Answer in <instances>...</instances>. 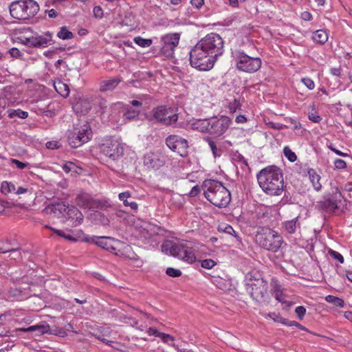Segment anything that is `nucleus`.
<instances>
[{"instance_id": "obj_28", "label": "nucleus", "mask_w": 352, "mask_h": 352, "mask_svg": "<svg viewBox=\"0 0 352 352\" xmlns=\"http://www.w3.org/2000/svg\"><path fill=\"white\" fill-rule=\"evenodd\" d=\"M313 40L320 44L325 43L329 38V35L327 31L324 30H316L313 35Z\"/></svg>"}, {"instance_id": "obj_13", "label": "nucleus", "mask_w": 352, "mask_h": 352, "mask_svg": "<svg viewBox=\"0 0 352 352\" xmlns=\"http://www.w3.org/2000/svg\"><path fill=\"white\" fill-rule=\"evenodd\" d=\"M180 34L178 33H170L163 36L161 38L162 46L161 48L162 53L167 56H172L175 48L179 44Z\"/></svg>"}, {"instance_id": "obj_60", "label": "nucleus", "mask_w": 352, "mask_h": 352, "mask_svg": "<svg viewBox=\"0 0 352 352\" xmlns=\"http://www.w3.org/2000/svg\"><path fill=\"white\" fill-rule=\"evenodd\" d=\"M301 19L305 21H309L312 19L311 14L308 11H304L301 13Z\"/></svg>"}, {"instance_id": "obj_20", "label": "nucleus", "mask_w": 352, "mask_h": 352, "mask_svg": "<svg viewBox=\"0 0 352 352\" xmlns=\"http://www.w3.org/2000/svg\"><path fill=\"white\" fill-rule=\"evenodd\" d=\"M67 215L72 221V225L74 226H79L83 221V214L76 207H68Z\"/></svg>"}, {"instance_id": "obj_49", "label": "nucleus", "mask_w": 352, "mask_h": 352, "mask_svg": "<svg viewBox=\"0 0 352 352\" xmlns=\"http://www.w3.org/2000/svg\"><path fill=\"white\" fill-rule=\"evenodd\" d=\"M301 81L309 90H313L315 88V83L311 78H303Z\"/></svg>"}, {"instance_id": "obj_34", "label": "nucleus", "mask_w": 352, "mask_h": 352, "mask_svg": "<svg viewBox=\"0 0 352 352\" xmlns=\"http://www.w3.org/2000/svg\"><path fill=\"white\" fill-rule=\"evenodd\" d=\"M241 104L239 100L234 99L230 101L226 105V108L229 113H234L240 109Z\"/></svg>"}, {"instance_id": "obj_55", "label": "nucleus", "mask_w": 352, "mask_h": 352, "mask_svg": "<svg viewBox=\"0 0 352 352\" xmlns=\"http://www.w3.org/2000/svg\"><path fill=\"white\" fill-rule=\"evenodd\" d=\"M94 14L95 17L96 18H102L103 16V11L101 7L100 6H95L93 10Z\"/></svg>"}, {"instance_id": "obj_46", "label": "nucleus", "mask_w": 352, "mask_h": 352, "mask_svg": "<svg viewBox=\"0 0 352 352\" xmlns=\"http://www.w3.org/2000/svg\"><path fill=\"white\" fill-rule=\"evenodd\" d=\"M216 265V262L212 259H204L201 261L202 267L208 270L212 269Z\"/></svg>"}, {"instance_id": "obj_29", "label": "nucleus", "mask_w": 352, "mask_h": 352, "mask_svg": "<svg viewBox=\"0 0 352 352\" xmlns=\"http://www.w3.org/2000/svg\"><path fill=\"white\" fill-rule=\"evenodd\" d=\"M1 191L5 195L10 193L15 194L16 186L13 182L4 181L1 184Z\"/></svg>"}, {"instance_id": "obj_37", "label": "nucleus", "mask_w": 352, "mask_h": 352, "mask_svg": "<svg viewBox=\"0 0 352 352\" xmlns=\"http://www.w3.org/2000/svg\"><path fill=\"white\" fill-rule=\"evenodd\" d=\"M140 113L139 109L136 108H127L124 113V116L127 119L131 120L137 118Z\"/></svg>"}, {"instance_id": "obj_18", "label": "nucleus", "mask_w": 352, "mask_h": 352, "mask_svg": "<svg viewBox=\"0 0 352 352\" xmlns=\"http://www.w3.org/2000/svg\"><path fill=\"white\" fill-rule=\"evenodd\" d=\"M68 207L63 203H55L48 205L43 212L47 214L60 217L67 214Z\"/></svg>"}, {"instance_id": "obj_14", "label": "nucleus", "mask_w": 352, "mask_h": 352, "mask_svg": "<svg viewBox=\"0 0 352 352\" xmlns=\"http://www.w3.org/2000/svg\"><path fill=\"white\" fill-rule=\"evenodd\" d=\"M167 146L181 156H185L188 148V141L177 135H169L166 140Z\"/></svg>"}, {"instance_id": "obj_21", "label": "nucleus", "mask_w": 352, "mask_h": 352, "mask_svg": "<svg viewBox=\"0 0 352 352\" xmlns=\"http://www.w3.org/2000/svg\"><path fill=\"white\" fill-rule=\"evenodd\" d=\"M210 122L209 119L196 120L192 123V128L202 133L210 134Z\"/></svg>"}, {"instance_id": "obj_43", "label": "nucleus", "mask_w": 352, "mask_h": 352, "mask_svg": "<svg viewBox=\"0 0 352 352\" xmlns=\"http://www.w3.org/2000/svg\"><path fill=\"white\" fill-rule=\"evenodd\" d=\"M54 233H56L57 235L65 238V239L70 241H76L78 239L69 234H67L65 232L61 230H54Z\"/></svg>"}, {"instance_id": "obj_53", "label": "nucleus", "mask_w": 352, "mask_h": 352, "mask_svg": "<svg viewBox=\"0 0 352 352\" xmlns=\"http://www.w3.org/2000/svg\"><path fill=\"white\" fill-rule=\"evenodd\" d=\"M8 52L12 57L15 58H20L23 55L22 52L16 47L11 48Z\"/></svg>"}, {"instance_id": "obj_63", "label": "nucleus", "mask_w": 352, "mask_h": 352, "mask_svg": "<svg viewBox=\"0 0 352 352\" xmlns=\"http://www.w3.org/2000/svg\"><path fill=\"white\" fill-rule=\"evenodd\" d=\"M223 280L220 278H215L213 280V283L220 289H223L225 288L223 284Z\"/></svg>"}, {"instance_id": "obj_2", "label": "nucleus", "mask_w": 352, "mask_h": 352, "mask_svg": "<svg viewBox=\"0 0 352 352\" xmlns=\"http://www.w3.org/2000/svg\"><path fill=\"white\" fill-rule=\"evenodd\" d=\"M259 186L267 195L279 196L284 190V179L281 170L275 166L263 168L257 174Z\"/></svg>"}, {"instance_id": "obj_48", "label": "nucleus", "mask_w": 352, "mask_h": 352, "mask_svg": "<svg viewBox=\"0 0 352 352\" xmlns=\"http://www.w3.org/2000/svg\"><path fill=\"white\" fill-rule=\"evenodd\" d=\"M275 298L281 303H285L287 302L285 294L278 289L274 292Z\"/></svg>"}, {"instance_id": "obj_3", "label": "nucleus", "mask_w": 352, "mask_h": 352, "mask_svg": "<svg viewBox=\"0 0 352 352\" xmlns=\"http://www.w3.org/2000/svg\"><path fill=\"white\" fill-rule=\"evenodd\" d=\"M198 249V245L184 241L173 243L170 241H166L162 245V252L166 254L177 257L188 263H192L196 261V252Z\"/></svg>"}, {"instance_id": "obj_62", "label": "nucleus", "mask_w": 352, "mask_h": 352, "mask_svg": "<svg viewBox=\"0 0 352 352\" xmlns=\"http://www.w3.org/2000/svg\"><path fill=\"white\" fill-rule=\"evenodd\" d=\"M248 121L247 118L243 115H239L235 118V122L238 124H244Z\"/></svg>"}, {"instance_id": "obj_36", "label": "nucleus", "mask_w": 352, "mask_h": 352, "mask_svg": "<svg viewBox=\"0 0 352 352\" xmlns=\"http://www.w3.org/2000/svg\"><path fill=\"white\" fill-rule=\"evenodd\" d=\"M57 36L63 40L71 39L74 37V34L66 27H62L58 32Z\"/></svg>"}, {"instance_id": "obj_24", "label": "nucleus", "mask_w": 352, "mask_h": 352, "mask_svg": "<svg viewBox=\"0 0 352 352\" xmlns=\"http://www.w3.org/2000/svg\"><path fill=\"white\" fill-rule=\"evenodd\" d=\"M91 197L89 194L86 192H80L76 199V204L83 208H89L91 206Z\"/></svg>"}, {"instance_id": "obj_19", "label": "nucleus", "mask_w": 352, "mask_h": 352, "mask_svg": "<svg viewBox=\"0 0 352 352\" xmlns=\"http://www.w3.org/2000/svg\"><path fill=\"white\" fill-rule=\"evenodd\" d=\"M34 38L35 47H46L53 44L52 34L50 32H46L41 35H36Z\"/></svg>"}, {"instance_id": "obj_31", "label": "nucleus", "mask_w": 352, "mask_h": 352, "mask_svg": "<svg viewBox=\"0 0 352 352\" xmlns=\"http://www.w3.org/2000/svg\"><path fill=\"white\" fill-rule=\"evenodd\" d=\"M325 300L327 302L331 303L336 307L342 308L344 306V301L342 298L332 296V295L327 296L325 297Z\"/></svg>"}, {"instance_id": "obj_11", "label": "nucleus", "mask_w": 352, "mask_h": 352, "mask_svg": "<svg viewBox=\"0 0 352 352\" xmlns=\"http://www.w3.org/2000/svg\"><path fill=\"white\" fill-rule=\"evenodd\" d=\"M100 151L105 156L114 160L123 155L124 148L118 140L107 139L100 145Z\"/></svg>"}, {"instance_id": "obj_4", "label": "nucleus", "mask_w": 352, "mask_h": 352, "mask_svg": "<svg viewBox=\"0 0 352 352\" xmlns=\"http://www.w3.org/2000/svg\"><path fill=\"white\" fill-rule=\"evenodd\" d=\"M203 186L205 197L214 206L224 208L229 204L231 194L221 182L216 180H206Z\"/></svg>"}, {"instance_id": "obj_26", "label": "nucleus", "mask_w": 352, "mask_h": 352, "mask_svg": "<svg viewBox=\"0 0 352 352\" xmlns=\"http://www.w3.org/2000/svg\"><path fill=\"white\" fill-rule=\"evenodd\" d=\"M308 175L314 189L317 191L320 190L322 187V185L320 182V176L314 169L309 170Z\"/></svg>"}, {"instance_id": "obj_23", "label": "nucleus", "mask_w": 352, "mask_h": 352, "mask_svg": "<svg viewBox=\"0 0 352 352\" xmlns=\"http://www.w3.org/2000/svg\"><path fill=\"white\" fill-rule=\"evenodd\" d=\"M120 81L121 80L118 77L104 80L100 82V90L101 91H112L118 86Z\"/></svg>"}, {"instance_id": "obj_52", "label": "nucleus", "mask_w": 352, "mask_h": 352, "mask_svg": "<svg viewBox=\"0 0 352 352\" xmlns=\"http://www.w3.org/2000/svg\"><path fill=\"white\" fill-rule=\"evenodd\" d=\"M329 254L333 258L338 260L340 263H344V257L339 252H338L335 250H329Z\"/></svg>"}, {"instance_id": "obj_59", "label": "nucleus", "mask_w": 352, "mask_h": 352, "mask_svg": "<svg viewBox=\"0 0 352 352\" xmlns=\"http://www.w3.org/2000/svg\"><path fill=\"white\" fill-rule=\"evenodd\" d=\"M329 148L334 152L336 155L341 156V157H348L349 154L346 153H343L340 151V150L337 149L336 148L333 147L332 145L329 146Z\"/></svg>"}, {"instance_id": "obj_6", "label": "nucleus", "mask_w": 352, "mask_h": 352, "mask_svg": "<svg viewBox=\"0 0 352 352\" xmlns=\"http://www.w3.org/2000/svg\"><path fill=\"white\" fill-rule=\"evenodd\" d=\"M256 242L264 249L277 252L283 243L279 233L268 228H263L256 235Z\"/></svg>"}, {"instance_id": "obj_16", "label": "nucleus", "mask_w": 352, "mask_h": 352, "mask_svg": "<svg viewBox=\"0 0 352 352\" xmlns=\"http://www.w3.org/2000/svg\"><path fill=\"white\" fill-rule=\"evenodd\" d=\"M114 254L124 259L133 261L134 265L136 267H141L142 265V261L139 259L136 254L133 251L132 248L122 241H120V245L116 249Z\"/></svg>"}, {"instance_id": "obj_25", "label": "nucleus", "mask_w": 352, "mask_h": 352, "mask_svg": "<svg viewBox=\"0 0 352 352\" xmlns=\"http://www.w3.org/2000/svg\"><path fill=\"white\" fill-rule=\"evenodd\" d=\"M131 197V193L129 191H125L118 195V198L123 202V204L126 207H130L133 210H137L138 208V204L135 201H129L128 199Z\"/></svg>"}, {"instance_id": "obj_17", "label": "nucleus", "mask_w": 352, "mask_h": 352, "mask_svg": "<svg viewBox=\"0 0 352 352\" xmlns=\"http://www.w3.org/2000/svg\"><path fill=\"white\" fill-rule=\"evenodd\" d=\"M94 240L96 241V245L113 254L120 245V241L115 240L111 237L98 236V239H94Z\"/></svg>"}, {"instance_id": "obj_33", "label": "nucleus", "mask_w": 352, "mask_h": 352, "mask_svg": "<svg viewBox=\"0 0 352 352\" xmlns=\"http://www.w3.org/2000/svg\"><path fill=\"white\" fill-rule=\"evenodd\" d=\"M323 207L329 211H333L338 208V202L336 198H329L326 199L323 204Z\"/></svg>"}, {"instance_id": "obj_15", "label": "nucleus", "mask_w": 352, "mask_h": 352, "mask_svg": "<svg viewBox=\"0 0 352 352\" xmlns=\"http://www.w3.org/2000/svg\"><path fill=\"white\" fill-rule=\"evenodd\" d=\"M165 163V157L159 151H148L144 155V164L148 168L158 169Z\"/></svg>"}, {"instance_id": "obj_56", "label": "nucleus", "mask_w": 352, "mask_h": 352, "mask_svg": "<svg viewBox=\"0 0 352 352\" xmlns=\"http://www.w3.org/2000/svg\"><path fill=\"white\" fill-rule=\"evenodd\" d=\"M11 162L12 164H15L16 167L19 168V169H23L28 166L27 163H23L16 159H12Z\"/></svg>"}, {"instance_id": "obj_10", "label": "nucleus", "mask_w": 352, "mask_h": 352, "mask_svg": "<svg viewBox=\"0 0 352 352\" xmlns=\"http://www.w3.org/2000/svg\"><path fill=\"white\" fill-rule=\"evenodd\" d=\"M76 130L77 132L71 133L68 136V142L72 147L78 148L91 139L92 130L88 123L84 124Z\"/></svg>"}, {"instance_id": "obj_45", "label": "nucleus", "mask_w": 352, "mask_h": 352, "mask_svg": "<svg viewBox=\"0 0 352 352\" xmlns=\"http://www.w3.org/2000/svg\"><path fill=\"white\" fill-rule=\"evenodd\" d=\"M166 274L170 277H179L182 275V272L179 269L173 267H168L166 270Z\"/></svg>"}, {"instance_id": "obj_27", "label": "nucleus", "mask_w": 352, "mask_h": 352, "mask_svg": "<svg viewBox=\"0 0 352 352\" xmlns=\"http://www.w3.org/2000/svg\"><path fill=\"white\" fill-rule=\"evenodd\" d=\"M54 87L56 91L63 97L68 96L69 94V89L67 84L63 83L60 80L55 81Z\"/></svg>"}, {"instance_id": "obj_39", "label": "nucleus", "mask_w": 352, "mask_h": 352, "mask_svg": "<svg viewBox=\"0 0 352 352\" xmlns=\"http://www.w3.org/2000/svg\"><path fill=\"white\" fill-rule=\"evenodd\" d=\"M311 111H309L308 113L309 119L315 123L320 122L321 120V117L316 112L315 109V105L314 104L311 105Z\"/></svg>"}, {"instance_id": "obj_44", "label": "nucleus", "mask_w": 352, "mask_h": 352, "mask_svg": "<svg viewBox=\"0 0 352 352\" xmlns=\"http://www.w3.org/2000/svg\"><path fill=\"white\" fill-rule=\"evenodd\" d=\"M208 145L210 146V148L214 155V157H219L221 155V152L218 150L216 144L214 141L210 140V138H208Z\"/></svg>"}, {"instance_id": "obj_47", "label": "nucleus", "mask_w": 352, "mask_h": 352, "mask_svg": "<svg viewBox=\"0 0 352 352\" xmlns=\"http://www.w3.org/2000/svg\"><path fill=\"white\" fill-rule=\"evenodd\" d=\"M334 168L335 169H344L346 168V163L344 160L341 159H336L334 161Z\"/></svg>"}, {"instance_id": "obj_35", "label": "nucleus", "mask_w": 352, "mask_h": 352, "mask_svg": "<svg viewBox=\"0 0 352 352\" xmlns=\"http://www.w3.org/2000/svg\"><path fill=\"white\" fill-rule=\"evenodd\" d=\"M134 42L141 47H148L153 43L150 38H144L141 36H136L133 38Z\"/></svg>"}, {"instance_id": "obj_57", "label": "nucleus", "mask_w": 352, "mask_h": 352, "mask_svg": "<svg viewBox=\"0 0 352 352\" xmlns=\"http://www.w3.org/2000/svg\"><path fill=\"white\" fill-rule=\"evenodd\" d=\"M127 323L131 325L132 327H136L139 330L143 331L144 327L141 326H138V322L135 319L133 318H129V321H127Z\"/></svg>"}, {"instance_id": "obj_42", "label": "nucleus", "mask_w": 352, "mask_h": 352, "mask_svg": "<svg viewBox=\"0 0 352 352\" xmlns=\"http://www.w3.org/2000/svg\"><path fill=\"white\" fill-rule=\"evenodd\" d=\"M160 338H161V340L163 342H164L171 346H173V347L175 346V343H174L175 338L171 335L162 333Z\"/></svg>"}, {"instance_id": "obj_41", "label": "nucleus", "mask_w": 352, "mask_h": 352, "mask_svg": "<svg viewBox=\"0 0 352 352\" xmlns=\"http://www.w3.org/2000/svg\"><path fill=\"white\" fill-rule=\"evenodd\" d=\"M9 117L12 118L14 117H19L20 118H26L28 116L27 111H22L21 109L11 110L8 114Z\"/></svg>"}, {"instance_id": "obj_51", "label": "nucleus", "mask_w": 352, "mask_h": 352, "mask_svg": "<svg viewBox=\"0 0 352 352\" xmlns=\"http://www.w3.org/2000/svg\"><path fill=\"white\" fill-rule=\"evenodd\" d=\"M295 313L300 320H302L306 313V309L303 306H298L295 309Z\"/></svg>"}, {"instance_id": "obj_7", "label": "nucleus", "mask_w": 352, "mask_h": 352, "mask_svg": "<svg viewBox=\"0 0 352 352\" xmlns=\"http://www.w3.org/2000/svg\"><path fill=\"white\" fill-rule=\"evenodd\" d=\"M232 56L236 62V68L246 73H254L261 67L262 61L258 57L248 56L241 50L232 52Z\"/></svg>"}, {"instance_id": "obj_30", "label": "nucleus", "mask_w": 352, "mask_h": 352, "mask_svg": "<svg viewBox=\"0 0 352 352\" xmlns=\"http://www.w3.org/2000/svg\"><path fill=\"white\" fill-rule=\"evenodd\" d=\"M50 329L49 325H42V324H37V325H33L30 326L26 329H21V331H38L40 334H44L47 333Z\"/></svg>"}, {"instance_id": "obj_8", "label": "nucleus", "mask_w": 352, "mask_h": 352, "mask_svg": "<svg viewBox=\"0 0 352 352\" xmlns=\"http://www.w3.org/2000/svg\"><path fill=\"white\" fill-rule=\"evenodd\" d=\"M246 289L254 300L261 302L267 292V284L259 274H250L246 279Z\"/></svg>"}, {"instance_id": "obj_50", "label": "nucleus", "mask_w": 352, "mask_h": 352, "mask_svg": "<svg viewBox=\"0 0 352 352\" xmlns=\"http://www.w3.org/2000/svg\"><path fill=\"white\" fill-rule=\"evenodd\" d=\"M76 168V165L71 162H67L63 166V170L67 173L74 170Z\"/></svg>"}, {"instance_id": "obj_54", "label": "nucleus", "mask_w": 352, "mask_h": 352, "mask_svg": "<svg viewBox=\"0 0 352 352\" xmlns=\"http://www.w3.org/2000/svg\"><path fill=\"white\" fill-rule=\"evenodd\" d=\"M146 333L148 336H154L155 337H160L161 332H160L155 327H150L147 329Z\"/></svg>"}, {"instance_id": "obj_12", "label": "nucleus", "mask_w": 352, "mask_h": 352, "mask_svg": "<svg viewBox=\"0 0 352 352\" xmlns=\"http://www.w3.org/2000/svg\"><path fill=\"white\" fill-rule=\"evenodd\" d=\"M210 135L220 137L224 134L230 126L232 121L226 116H216L210 118Z\"/></svg>"}, {"instance_id": "obj_22", "label": "nucleus", "mask_w": 352, "mask_h": 352, "mask_svg": "<svg viewBox=\"0 0 352 352\" xmlns=\"http://www.w3.org/2000/svg\"><path fill=\"white\" fill-rule=\"evenodd\" d=\"M149 96L147 95H138L136 98L130 101V104L136 109H139L140 111L143 108L148 107L149 104Z\"/></svg>"}, {"instance_id": "obj_5", "label": "nucleus", "mask_w": 352, "mask_h": 352, "mask_svg": "<svg viewBox=\"0 0 352 352\" xmlns=\"http://www.w3.org/2000/svg\"><path fill=\"white\" fill-rule=\"evenodd\" d=\"M39 5L34 0H17L10 5L11 16L19 20L33 18L39 11Z\"/></svg>"}, {"instance_id": "obj_1", "label": "nucleus", "mask_w": 352, "mask_h": 352, "mask_svg": "<svg viewBox=\"0 0 352 352\" xmlns=\"http://www.w3.org/2000/svg\"><path fill=\"white\" fill-rule=\"evenodd\" d=\"M223 52L222 37L217 33L211 32L199 40L191 50L190 65L199 71H209Z\"/></svg>"}, {"instance_id": "obj_40", "label": "nucleus", "mask_w": 352, "mask_h": 352, "mask_svg": "<svg viewBox=\"0 0 352 352\" xmlns=\"http://www.w3.org/2000/svg\"><path fill=\"white\" fill-rule=\"evenodd\" d=\"M20 43L25 46L30 47H35V38L34 36H30V37H25L23 36L19 38Z\"/></svg>"}, {"instance_id": "obj_61", "label": "nucleus", "mask_w": 352, "mask_h": 352, "mask_svg": "<svg viewBox=\"0 0 352 352\" xmlns=\"http://www.w3.org/2000/svg\"><path fill=\"white\" fill-rule=\"evenodd\" d=\"M283 323L288 326H290V327L295 326L301 330H304V331L307 330V329L305 327H303L302 325H301L300 324H299L298 322H297L296 321H290L289 322H283Z\"/></svg>"}, {"instance_id": "obj_38", "label": "nucleus", "mask_w": 352, "mask_h": 352, "mask_svg": "<svg viewBox=\"0 0 352 352\" xmlns=\"http://www.w3.org/2000/svg\"><path fill=\"white\" fill-rule=\"evenodd\" d=\"M285 157L291 162H294L297 160V156L289 146H285L283 148Z\"/></svg>"}, {"instance_id": "obj_64", "label": "nucleus", "mask_w": 352, "mask_h": 352, "mask_svg": "<svg viewBox=\"0 0 352 352\" xmlns=\"http://www.w3.org/2000/svg\"><path fill=\"white\" fill-rule=\"evenodd\" d=\"M28 192V188H25L23 186H19L18 188L16 187V191H15L16 195H19L25 194Z\"/></svg>"}, {"instance_id": "obj_32", "label": "nucleus", "mask_w": 352, "mask_h": 352, "mask_svg": "<svg viewBox=\"0 0 352 352\" xmlns=\"http://www.w3.org/2000/svg\"><path fill=\"white\" fill-rule=\"evenodd\" d=\"M298 226V217H296L290 221H287L285 222V228L289 233H294L297 227Z\"/></svg>"}, {"instance_id": "obj_9", "label": "nucleus", "mask_w": 352, "mask_h": 352, "mask_svg": "<svg viewBox=\"0 0 352 352\" xmlns=\"http://www.w3.org/2000/svg\"><path fill=\"white\" fill-rule=\"evenodd\" d=\"M151 114L152 119L165 126L172 125L178 120L177 109L166 106H158L154 108Z\"/></svg>"}, {"instance_id": "obj_58", "label": "nucleus", "mask_w": 352, "mask_h": 352, "mask_svg": "<svg viewBox=\"0 0 352 352\" xmlns=\"http://www.w3.org/2000/svg\"><path fill=\"white\" fill-rule=\"evenodd\" d=\"M192 6L197 9L201 8L204 4V0H191Z\"/></svg>"}]
</instances>
